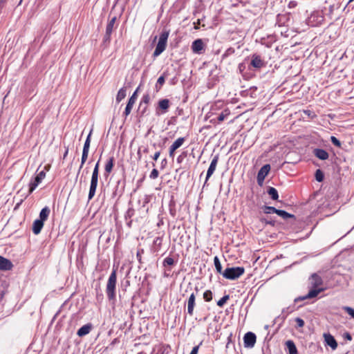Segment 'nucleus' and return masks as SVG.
I'll use <instances>...</instances> for the list:
<instances>
[{"label": "nucleus", "mask_w": 354, "mask_h": 354, "mask_svg": "<svg viewBox=\"0 0 354 354\" xmlns=\"http://www.w3.org/2000/svg\"><path fill=\"white\" fill-rule=\"evenodd\" d=\"M136 257H137L138 260L139 261H141V254H140V251H138Z\"/></svg>", "instance_id": "obj_59"}, {"label": "nucleus", "mask_w": 354, "mask_h": 354, "mask_svg": "<svg viewBox=\"0 0 354 354\" xmlns=\"http://www.w3.org/2000/svg\"><path fill=\"white\" fill-rule=\"evenodd\" d=\"M239 69L241 72L245 68L244 64L243 63H241L239 64Z\"/></svg>", "instance_id": "obj_57"}, {"label": "nucleus", "mask_w": 354, "mask_h": 354, "mask_svg": "<svg viewBox=\"0 0 354 354\" xmlns=\"http://www.w3.org/2000/svg\"><path fill=\"white\" fill-rule=\"evenodd\" d=\"M142 153H143L142 152V147H139L138 151V153H137V155H138V158H139V159H140V158H141Z\"/></svg>", "instance_id": "obj_55"}, {"label": "nucleus", "mask_w": 354, "mask_h": 354, "mask_svg": "<svg viewBox=\"0 0 354 354\" xmlns=\"http://www.w3.org/2000/svg\"><path fill=\"white\" fill-rule=\"evenodd\" d=\"M116 283L117 273L116 270L113 269L109 275L106 286V293L107 298L112 304H115L116 301Z\"/></svg>", "instance_id": "obj_3"}, {"label": "nucleus", "mask_w": 354, "mask_h": 354, "mask_svg": "<svg viewBox=\"0 0 354 354\" xmlns=\"http://www.w3.org/2000/svg\"><path fill=\"white\" fill-rule=\"evenodd\" d=\"M169 35V30H165L160 33L158 42L153 54V57L159 56L165 50Z\"/></svg>", "instance_id": "obj_5"}, {"label": "nucleus", "mask_w": 354, "mask_h": 354, "mask_svg": "<svg viewBox=\"0 0 354 354\" xmlns=\"http://www.w3.org/2000/svg\"><path fill=\"white\" fill-rule=\"evenodd\" d=\"M99 168H100V160L95 164L92 174H94V176H99Z\"/></svg>", "instance_id": "obj_44"}, {"label": "nucleus", "mask_w": 354, "mask_h": 354, "mask_svg": "<svg viewBox=\"0 0 354 354\" xmlns=\"http://www.w3.org/2000/svg\"><path fill=\"white\" fill-rule=\"evenodd\" d=\"M277 209L275 207H271V206H265L264 208H263V212L265 214H274L277 212Z\"/></svg>", "instance_id": "obj_37"}, {"label": "nucleus", "mask_w": 354, "mask_h": 354, "mask_svg": "<svg viewBox=\"0 0 354 354\" xmlns=\"http://www.w3.org/2000/svg\"><path fill=\"white\" fill-rule=\"evenodd\" d=\"M186 156H187V152L185 151V152L182 153L180 156H178L177 157V159H176L177 162L181 163L183 162L184 158H185Z\"/></svg>", "instance_id": "obj_46"}, {"label": "nucleus", "mask_w": 354, "mask_h": 354, "mask_svg": "<svg viewBox=\"0 0 354 354\" xmlns=\"http://www.w3.org/2000/svg\"><path fill=\"white\" fill-rule=\"evenodd\" d=\"M330 141L332 142V143L337 147H341V142L335 136H331L330 137Z\"/></svg>", "instance_id": "obj_41"}, {"label": "nucleus", "mask_w": 354, "mask_h": 354, "mask_svg": "<svg viewBox=\"0 0 354 354\" xmlns=\"http://www.w3.org/2000/svg\"><path fill=\"white\" fill-rule=\"evenodd\" d=\"M170 102L168 99H162L159 100L158 107L156 109L157 115L165 114L168 111Z\"/></svg>", "instance_id": "obj_10"}, {"label": "nucleus", "mask_w": 354, "mask_h": 354, "mask_svg": "<svg viewBox=\"0 0 354 354\" xmlns=\"http://www.w3.org/2000/svg\"><path fill=\"white\" fill-rule=\"evenodd\" d=\"M44 221L39 219H36L32 225V232L35 234H39L41 232L44 226Z\"/></svg>", "instance_id": "obj_21"}, {"label": "nucleus", "mask_w": 354, "mask_h": 354, "mask_svg": "<svg viewBox=\"0 0 354 354\" xmlns=\"http://www.w3.org/2000/svg\"><path fill=\"white\" fill-rule=\"evenodd\" d=\"M218 159H219V155L218 154L215 155L214 156V158H212V160L211 161V163H210V165H209V168L207 169V171L205 183H207L208 179L211 177V176L215 171L216 168V165H217V163H218Z\"/></svg>", "instance_id": "obj_13"}, {"label": "nucleus", "mask_w": 354, "mask_h": 354, "mask_svg": "<svg viewBox=\"0 0 354 354\" xmlns=\"http://www.w3.org/2000/svg\"><path fill=\"white\" fill-rule=\"evenodd\" d=\"M162 237L158 236L153 240V245L157 247V249H160L162 245Z\"/></svg>", "instance_id": "obj_40"}, {"label": "nucleus", "mask_w": 354, "mask_h": 354, "mask_svg": "<svg viewBox=\"0 0 354 354\" xmlns=\"http://www.w3.org/2000/svg\"><path fill=\"white\" fill-rule=\"evenodd\" d=\"M88 151H85V150L82 151V158H81V165L80 166L77 174H79V173H80L81 169L82 168L84 164L86 162V159L88 158Z\"/></svg>", "instance_id": "obj_32"}, {"label": "nucleus", "mask_w": 354, "mask_h": 354, "mask_svg": "<svg viewBox=\"0 0 354 354\" xmlns=\"http://www.w3.org/2000/svg\"><path fill=\"white\" fill-rule=\"evenodd\" d=\"M91 133H92V130H91L90 133H88L87 138H86V140H89L91 142Z\"/></svg>", "instance_id": "obj_61"}, {"label": "nucleus", "mask_w": 354, "mask_h": 354, "mask_svg": "<svg viewBox=\"0 0 354 354\" xmlns=\"http://www.w3.org/2000/svg\"><path fill=\"white\" fill-rule=\"evenodd\" d=\"M90 143L91 142L89 140H86L84 145L83 150L89 151Z\"/></svg>", "instance_id": "obj_50"}, {"label": "nucleus", "mask_w": 354, "mask_h": 354, "mask_svg": "<svg viewBox=\"0 0 354 354\" xmlns=\"http://www.w3.org/2000/svg\"><path fill=\"white\" fill-rule=\"evenodd\" d=\"M250 65L257 69H260L265 66L266 63L259 55L253 54L251 56Z\"/></svg>", "instance_id": "obj_11"}, {"label": "nucleus", "mask_w": 354, "mask_h": 354, "mask_svg": "<svg viewBox=\"0 0 354 354\" xmlns=\"http://www.w3.org/2000/svg\"><path fill=\"white\" fill-rule=\"evenodd\" d=\"M202 342H200V344L197 346H195L194 347H193L191 353L189 354H198V350H199V348L201 346V345H202Z\"/></svg>", "instance_id": "obj_47"}, {"label": "nucleus", "mask_w": 354, "mask_h": 354, "mask_svg": "<svg viewBox=\"0 0 354 354\" xmlns=\"http://www.w3.org/2000/svg\"><path fill=\"white\" fill-rule=\"evenodd\" d=\"M204 45L202 39H198L192 42V50L195 53H201V51L203 50Z\"/></svg>", "instance_id": "obj_18"}, {"label": "nucleus", "mask_w": 354, "mask_h": 354, "mask_svg": "<svg viewBox=\"0 0 354 354\" xmlns=\"http://www.w3.org/2000/svg\"><path fill=\"white\" fill-rule=\"evenodd\" d=\"M150 199H149V196H147V195H145L144 196V198H142V207H145V205L149 203Z\"/></svg>", "instance_id": "obj_48"}, {"label": "nucleus", "mask_w": 354, "mask_h": 354, "mask_svg": "<svg viewBox=\"0 0 354 354\" xmlns=\"http://www.w3.org/2000/svg\"><path fill=\"white\" fill-rule=\"evenodd\" d=\"M159 172L156 169H153L149 175L151 179H156L158 177Z\"/></svg>", "instance_id": "obj_42"}, {"label": "nucleus", "mask_w": 354, "mask_h": 354, "mask_svg": "<svg viewBox=\"0 0 354 354\" xmlns=\"http://www.w3.org/2000/svg\"><path fill=\"white\" fill-rule=\"evenodd\" d=\"M133 212V210H132V209H128V211H127V214H128L129 216H131V212Z\"/></svg>", "instance_id": "obj_63"}, {"label": "nucleus", "mask_w": 354, "mask_h": 354, "mask_svg": "<svg viewBox=\"0 0 354 354\" xmlns=\"http://www.w3.org/2000/svg\"><path fill=\"white\" fill-rule=\"evenodd\" d=\"M195 301H196V296L195 294L193 292L189 296L188 300H187V313L192 316L194 314V309L195 306Z\"/></svg>", "instance_id": "obj_17"}, {"label": "nucleus", "mask_w": 354, "mask_h": 354, "mask_svg": "<svg viewBox=\"0 0 354 354\" xmlns=\"http://www.w3.org/2000/svg\"><path fill=\"white\" fill-rule=\"evenodd\" d=\"M311 284L313 289L310 290L307 295L303 297H299L295 299V302H297L299 301H303L306 299H311L317 297L319 292H321L323 289L317 288L322 284V278L317 274H313L311 276Z\"/></svg>", "instance_id": "obj_2"}, {"label": "nucleus", "mask_w": 354, "mask_h": 354, "mask_svg": "<svg viewBox=\"0 0 354 354\" xmlns=\"http://www.w3.org/2000/svg\"><path fill=\"white\" fill-rule=\"evenodd\" d=\"M324 21V16L318 11L313 12L307 19V24L310 26H317Z\"/></svg>", "instance_id": "obj_6"}, {"label": "nucleus", "mask_w": 354, "mask_h": 354, "mask_svg": "<svg viewBox=\"0 0 354 354\" xmlns=\"http://www.w3.org/2000/svg\"><path fill=\"white\" fill-rule=\"evenodd\" d=\"M315 156L322 160H327L329 157L328 153L322 149H315L314 150Z\"/></svg>", "instance_id": "obj_20"}, {"label": "nucleus", "mask_w": 354, "mask_h": 354, "mask_svg": "<svg viewBox=\"0 0 354 354\" xmlns=\"http://www.w3.org/2000/svg\"><path fill=\"white\" fill-rule=\"evenodd\" d=\"M343 310L354 319V309L349 306H344Z\"/></svg>", "instance_id": "obj_39"}, {"label": "nucleus", "mask_w": 354, "mask_h": 354, "mask_svg": "<svg viewBox=\"0 0 354 354\" xmlns=\"http://www.w3.org/2000/svg\"><path fill=\"white\" fill-rule=\"evenodd\" d=\"M203 299L206 301H210L212 299V292L211 290H207L203 293Z\"/></svg>", "instance_id": "obj_36"}, {"label": "nucleus", "mask_w": 354, "mask_h": 354, "mask_svg": "<svg viewBox=\"0 0 354 354\" xmlns=\"http://www.w3.org/2000/svg\"><path fill=\"white\" fill-rule=\"evenodd\" d=\"M167 164V159L166 158H164L162 161H161V167L162 168H164L166 165Z\"/></svg>", "instance_id": "obj_54"}, {"label": "nucleus", "mask_w": 354, "mask_h": 354, "mask_svg": "<svg viewBox=\"0 0 354 354\" xmlns=\"http://www.w3.org/2000/svg\"><path fill=\"white\" fill-rule=\"evenodd\" d=\"M160 155V151H156L152 156L153 160L156 161L158 160V158H159Z\"/></svg>", "instance_id": "obj_52"}, {"label": "nucleus", "mask_w": 354, "mask_h": 354, "mask_svg": "<svg viewBox=\"0 0 354 354\" xmlns=\"http://www.w3.org/2000/svg\"><path fill=\"white\" fill-rule=\"evenodd\" d=\"M229 298H230V296L228 295H224L222 298H221L217 301V305L219 307H222L226 303V301L229 299Z\"/></svg>", "instance_id": "obj_38"}, {"label": "nucleus", "mask_w": 354, "mask_h": 354, "mask_svg": "<svg viewBox=\"0 0 354 354\" xmlns=\"http://www.w3.org/2000/svg\"><path fill=\"white\" fill-rule=\"evenodd\" d=\"M114 166V157H110L105 164V174L108 176L113 170Z\"/></svg>", "instance_id": "obj_23"}, {"label": "nucleus", "mask_w": 354, "mask_h": 354, "mask_svg": "<svg viewBox=\"0 0 354 354\" xmlns=\"http://www.w3.org/2000/svg\"><path fill=\"white\" fill-rule=\"evenodd\" d=\"M142 106H143V109L142 111V113H144L147 109V105H143Z\"/></svg>", "instance_id": "obj_62"}, {"label": "nucleus", "mask_w": 354, "mask_h": 354, "mask_svg": "<svg viewBox=\"0 0 354 354\" xmlns=\"http://www.w3.org/2000/svg\"><path fill=\"white\" fill-rule=\"evenodd\" d=\"M268 194L270 195L272 200H277L279 198L278 192L274 187H269L268 189Z\"/></svg>", "instance_id": "obj_28"}, {"label": "nucleus", "mask_w": 354, "mask_h": 354, "mask_svg": "<svg viewBox=\"0 0 354 354\" xmlns=\"http://www.w3.org/2000/svg\"><path fill=\"white\" fill-rule=\"evenodd\" d=\"M165 77L164 75H162L158 77V79L156 82V86H155L157 91H158L161 88L162 86L165 83Z\"/></svg>", "instance_id": "obj_31"}, {"label": "nucleus", "mask_w": 354, "mask_h": 354, "mask_svg": "<svg viewBox=\"0 0 354 354\" xmlns=\"http://www.w3.org/2000/svg\"><path fill=\"white\" fill-rule=\"evenodd\" d=\"M324 176L323 172L320 169H317L315 171V179L318 182H322L324 180Z\"/></svg>", "instance_id": "obj_35"}, {"label": "nucleus", "mask_w": 354, "mask_h": 354, "mask_svg": "<svg viewBox=\"0 0 354 354\" xmlns=\"http://www.w3.org/2000/svg\"><path fill=\"white\" fill-rule=\"evenodd\" d=\"M324 342L326 345L330 346L333 350L337 348V342L335 337L330 333H324Z\"/></svg>", "instance_id": "obj_15"}, {"label": "nucleus", "mask_w": 354, "mask_h": 354, "mask_svg": "<svg viewBox=\"0 0 354 354\" xmlns=\"http://www.w3.org/2000/svg\"><path fill=\"white\" fill-rule=\"evenodd\" d=\"M46 173L44 171L39 172L29 183V194H31L45 178Z\"/></svg>", "instance_id": "obj_7"}, {"label": "nucleus", "mask_w": 354, "mask_h": 354, "mask_svg": "<svg viewBox=\"0 0 354 354\" xmlns=\"http://www.w3.org/2000/svg\"><path fill=\"white\" fill-rule=\"evenodd\" d=\"M174 264V260L172 257H166L162 262V265L165 267L167 266H173Z\"/></svg>", "instance_id": "obj_34"}, {"label": "nucleus", "mask_w": 354, "mask_h": 354, "mask_svg": "<svg viewBox=\"0 0 354 354\" xmlns=\"http://www.w3.org/2000/svg\"><path fill=\"white\" fill-rule=\"evenodd\" d=\"M50 208L47 206L44 207L39 213V220H41L42 221H45L47 220L49 214H50Z\"/></svg>", "instance_id": "obj_25"}, {"label": "nucleus", "mask_w": 354, "mask_h": 354, "mask_svg": "<svg viewBox=\"0 0 354 354\" xmlns=\"http://www.w3.org/2000/svg\"><path fill=\"white\" fill-rule=\"evenodd\" d=\"M91 327H92V326L90 324L84 325L83 326H82L80 328L78 329V330L77 332V335L79 337H83V336L86 335L87 334H88L90 333V331L91 330Z\"/></svg>", "instance_id": "obj_22"}, {"label": "nucleus", "mask_w": 354, "mask_h": 354, "mask_svg": "<svg viewBox=\"0 0 354 354\" xmlns=\"http://www.w3.org/2000/svg\"><path fill=\"white\" fill-rule=\"evenodd\" d=\"M276 214L285 220L290 218L295 217V216L293 214H291L284 210L278 209H277Z\"/></svg>", "instance_id": "obj_26"}, {"label": "nucleus", "mask_w": 354, "mask_h": 354, "mask_svg": "<svg viewBox=\"0 0 354 354\" xmlns=\"http://www.w3.org/2000/svg\"><path fill=\"white\" fill-rule=\"evenodd\" d=\"M142 147V152L143 153H147L149 151V149L148 147Z\"/></svg>", "instance_id": "obj_53"}, {"label": "nucleus", "mask_w": 354, "mask_h": 354, "mask_svg": "<svg viewBox=\"0 0 354 354\" xmlns=\"http://www.w3.org/2000/svg\"><path fill=\"white\" fill-rule=\"evenodd\" d=\"M175 151H176V149H174L171 147H169V156L170 158H174V155H175Z\"/></svg>", "instance_id": "obj_51"}, {"label": "nucleus", "mask_w": 354, "mask_h": 354, "mask_svg": "<svg viewBox=\"0 0 354 354\" xmlns=\"http://www.w3.org/2000/svg\"><path fill=\"white\" fill-rule=\"evenodd\" d=\"M127 92L124 88H121L116 95V101L118 102H121L126 97Z\"/></svg>", "instance_id": "obj_29"}, {"label": "nucleus", "mask_w": 354, "mask_h": 354, "mask_svg": "<svg viewBox=\"0 0 354 354\" xmlns=\"http://www.w3.org/2000/svg\"><path fill=\"white\" fill-rule=\"evenodd\" d=\"M169 212H170V214L174 217L176 216V210L174 209H172L171 208H170L169 209Z\"/></svg>", "instance_id": "obj_58"}, {"label": "nucleus", "mask_w": 354, "mask_h": 354, "mask_svg": "<svg viewBox=\"0 0 354 354\" xmlns=\"http://www.w3.org/2000/svg\"><path fill=\"white\" fill-rule=\"evenodd\" d=\"M245 272L243 267H232L227 268L222 273L224 278L230 280H235L239 279Z\"/></svg>", "instance_id": "obj_4"}, {"label": "nucleus", "mask_w": 354, "mask_h": 354, "mask_svg": "<svg viewBox=\"0 0 354 354\" xmlns=\"http://www.w3.org/2000/svg\"><path fill=\"white\" fill-rule=\"evenodd\" d=\"M98 177L99 176H94V174H92L91 176L89 192L88 196V198L89 201L91 200L95 194L98 183Z\"/></svg>", "instance_id": "obj_12"}, {"label": "nucleus", "mask_w": 354, "mask_h": 354, "mask_svg": "<svg viewBox=\"0 0 354 354\" xmlns=\"http://www.w3.org/2000/svg\"><path fill=\"white\" fill-rule=\"evenodd\" d=\"M345 338L347 339L348 340H351L352 339V336L348 333H346L345 334Z\"/></svg>", "instance_id": "obj_56"}, {"label": "nucleus", "mask_w": 354, "mask_h": 354, "mask_svg": "<svg viewBox=\"0 0 354 354\" xmlns=\"http://www.w3.org/2000/svg\"><path fill=\"white\" fill-rule=\"evenodd\" d=\"M257 337L252 332H248L243 337V344L245 348H252L256 343Z\"/></svg>", "instance_id": "obj_9"}, {"label": "nucleus", "mask_w": 354, "mask_h": 354, "mask_svg": "<svg viewBox=\"0 0 354 354\" xmlns=\"http://www.w3.org/2000/svg\"><path fill=\"white\" fill-rule=\"evenodd\" d=\"M12 262L1 256H0V270H10L12 268Z\"/></svg>", "instance_id": "obj_19"}, {"label": "nucleus", "mask_w": 354, "mask_h": 354, "mask_svg": "<svg viewBox=\"0 0 354 354\" xmlns=\"http://www.w3.org/2000/svg\"><path fill=\"white\" fill-rule=\"evenodd\" d=\"M214 263L216 271L218 273L222 274V273H223L222 266L220 262L219 258L217 256L214 257Z\"/></svg>", "instance_id": "obj_30"}, {"label": "nucleus", "mask_w": 354, "mask_h": 354, "mask_svg": "<svg viewBox=\"0 0 354 354\" xmlns=\"http://www.w3.org/2000/svg\"><path fill=\"white\" fill-rule=\"evenodd\" d=\"M185 141V138H183V137L178 138L177 140H176L173 142V144L170 147H171L172 148H174V149L176 150V149L180 148L183 145Z\"/></svg>", "instance_id": "obj_27"}, {"label": "nucleus", "mask_w": 354, "mask_h": 354, "mask_svg": "<svg viewBox=\"0 0 354 354\" xmlns=\"http://www.w3.org/2000/svg\"><path fill=\"white\" fill-rule=\"evenodd\" d=\"M68 152V148H66V151H65V153H64V158L67 156Z\"/></svg>", "instance_id": "obj_64"}, {"label": "nucleus", "mask_w": 354, "mask_h": 354, "mask_svg": "<svg viewBox=\"0 0 354 354\" xmlns=\"http://www.w3.org/2000/svg\"><path fill=\"white\" fill-rule=\"evenodd\" d=\"M150 97L148 94L144 95L140 102V108L142 107L143 105H147L149 102Z\"/></svg>", "instance_id": "obj_33"}, {"label": "nucleus", "mask_w": 354, "mask_h": 354, "mask_svg": "<svg viewBox=\"0 0 354 354\" xmlns=\"http://www.w3.org/2000/svg\"><path fill=\"white\" fill-rule=\"evenodd\" d=\"M270 170V165L269 164L264 165L259 171L257 177V181L259 185L261 186L264 182L265 178L268 174Z\"/></svg>", "instance_id": "obj_8"}, {"label": "nucleus", "mask_w": 354, "mask_h": 354, "mask_svg": "<svg viewBox=\"0 0 354 354\" xmlns=\"http://www.w3.org/2000/svg\"><path fill=\"white\" fill-rule=\"evenodd\" d=\"M116 21V17H113L108 22L106 27V32L104 35V40H110L111 35L112 33V31L113 30L114 24Z\"/></svg>", "instance_id": "obj_16"}, {"label": "nucleus", "mask_w": 354, "mask_h": 354, "mask_svg": "<svg viewBox=\"0 0 354 354\" xmlns=\"http://www.w3.org/2000/svg\"><path fill=\"white\" fill-rule=\"evenodd\" d=\"M286 345L288 350V354H298L297 348L292 340H288Z\"/></svg>", "instance_id": "obj_24"}, {"label": "nucleus", "mask_w": 354, "mask_h": 354, "mask_svg": "<svg viewBox=\"0 0 354 354\" xmlns=\"http://www.w3.org/2000/svg\"><path fill=\"white\" fill-rule=\"evenodd\" d=\"M297 6V2L295 1H290L288 4V8H294Z\"/></svg>", "instance_id": "obj_49"}, {"label": "nucleus", "mask_w": 354, "mask_h": 354, "mask_svg": "<svg viewBox=\"0 0 354 354\" xmlns=\"http://www.w3.org/2000/svg\"><path fill=\"white\" fill-rule=\"evenodd\" d=\"M137 91L138 89L133 93V95L129 97V100H128V102H127V104L126 106V108H125V110L123 113L124 115L125 118H127L131 113V109L133 106V104H135L136 101V99H137V97H136V93H137Z\"/></svg>", "instance_id": "obj_14"}, {"label": "nucleus", "mask_w": 354, "mask_h": 354, "mask_svg": "<svg viewBox=\"0 0 354 354\" xmlns=\"http://www.w3.org/2000/svg\"><path fill=\"white\" fill-rule=\"evenodd\" d=\"M295 321L297 323L298 328H302L305 324L304 321L300 317L295 318Z\"/></svg>", "instance_id": "obj_43"}, {"label": "nucleus", "mask_w": 354, "mask_h": 354, "mask_svg": "<svg viewBox=\"0 0 354 354\" xmlns=\"http://www.w3.org/2000/svg\"><path fill=\"white\" fill-rule=\"evenodd\" d=\"M7 0H0V8L3 7Z\"/></svg>", "instance_id": "obj_60"}, {"label": "nucleus", "mask_w": 354, "mask_h": 354, "mask_svg": "<svg viewBox=\"0 0 354 354\" xmlns=\"http://www.w3.org/2000/svg\"><path fill=\"white\" fill-rule=\"evenodd\" d=\"M230 114L229 109L224 107L222 102H216L205 115L206 120H209L212 124H217L225 120Z\"/></svg>", "instance_id": "obj_1"}, {"label": "nucleus", "mask_w": 354, "mask_h": 354, "mask_svg": "<svg viewBox=\"0 0 354 354\" xmlns=\"http://www.w3.org/2000/svg\"><path fill=\"white\" fill-rule=\"evenodd\" d=\"M304 113L306 115H307L308 118H312V119L316 117L315 113L310 110H304Z\"/></svg>", "instance_id": "obj_45"}]
</instances>
